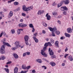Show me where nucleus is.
I'll list each match as a JSON object with an SVG mask.
<instances>
[{
  "mask_svg": "<svg viewBox=\"0 0 73 73\" xmlns=\"http://www.w3.org/2000/svg\"><path fill=\"white\" fill-rule=\"evenodd\" d=\"M19 44V43L17 41H16L15 43V44L16 45H18Z\"/></svg>",
  "mask_w": 73,
  "mask_h": 73,
  "instance_id": "46",
  "label": "nucleus"
},
{
  "mask_svg": "<svg viewBox=\"0 0 73 73\" xmlns=\"http://www.w3.org/2000/svg\"><path fill=\"white\" fill-rule=\"evenodd\" d=\"M32 73H36V71H35V70H33L32 71Z\"/></svg>",
  "mask_w": 73,
  "mask_h": 73,
  "instance_id": "60",
  "label": "nucleus"
},
{
  "mask_svg": "<svg viewBox=\"0 0 73 73\" xmlns=\"http://www.w3.org/2000/svg\"><path fill=\"white\" fill-rule=\"evenodd\" d=\"M64 4L63 1H61L60 3H59L58 5V7L59 8L61 6H62V5Z\"/></svg>",
  "mask_w": 73,
  "mask_h": 73,
  "instance_id": "6",
  "label": "nucleus"
},
{
  "mask_svg": "<svg viewBox=\"0 0 73 73\" xmlns=\"http://www.w3.org/2000/svg\"><path fill=\"white\" fill-rule=\"evenodd\" d=\"M26 55H27L26 52L24 53L23 54V57H25V56H26Z\"/></svg>",
  "mask_w": 73,
  "mask_h": 73,
  "instance_id": "53",
  "label": "nucleus"
},
{
  "mask_svg": "<svg viewBox=\"0 0 73 73\" xmlns=\"http://www.w3.org/2000/svg\"><path fill=\"white\" fill-rule=\"evenodd\" d=\"M14 73H17L18 72V68L15 67L14 69Z\"/></svg>",
  "mask_w": 73,
  "mask_h": 73,
  "instance_id": "10",
  "label": "nucleus"
},
{
  "mask_svg": "<svg viewBox=\"0 0 73 73\" xmlns=\"http://www.w3.org/2000/svg\"><path fill=\"white\" fill-rule=\"evenodd\" d=\"M62 17V16L61 15H59L58 17V19H59L60 18H61Z\"/></svg>",
  "mask_w": 73,
  "mask_h": 73,
  "instance_id": "56",
  "label": "nucleus"
},
{
  "mask_svg": "<svg viewBox=\"0 0 73 73\" xmlns=\"http://www.w3.org/2000/svg\"><path fill=\"white\" fill-rule=\"evenodd\" d=\"M27 25L25 24H23V27H27Z\"/></svg>",
  "mask_w": 73,
  "mask_h": 73,
  "instance_id": "55",
  "label": "nucleus"
},
{
  "mask_svg": "<svg viewBox=\"0 0 73 73\" xmlns=\"http://www.w3.org/2000/svg\"><path fill=\"white\" fill-rule=\"evenodd\" d=\"M42 60H43V61H46V62H49V61L46 60V59H45V58H42Z\"/></svg>",
  "mask_w": 73,
  "mask_h": 73,
  "instance_id": "41",
  "label": "nucleus"
},
{
  "mask_svg": "<svg viewBox=\"0 0 73 73\" xmlns=\"http://www.w3.org/2000/svg\"><path fill=\"white\" fill-rule=\"evenodd\" d=\"M25 43L27 45H29V43H28V40H25Z\"/></svg>",
  "mask_w": 73,
  "mask_h": 73,
  "instance_id": "39",
  "label": "nucleus"
},
{
  "mask_svg": "<svg viewBox=\"0 0 73 73\" xmlns=\"http://www.w3.org/2000/svg\"><path fill=\"white\" fill-rule=\"evenodd\" d=\"M6 41V40L5 39V38H4L2 40H1V42L4 44H5V43H6V42H5Z\"/></svg>",
  "mask_w": 73,
  "mask_h": 73,
  "instance_id": "13",
  "label": "nucleus"
},
{
  "mask_svg": "<svg viewBox=\"0 0 73 73\" xmlns=\"http://www.w3.org/2000/svg\"><path fill=\"white\" fill-rule=\"evenodd\" d=\"M61 9H64V10H68V8H67V7H66V6H64V7H61Z\"/></svg>",
  "mask_w": 73,
  "mask_h": 73,
  "instance_id": "21",
  "label": "nucleus"
},
{
  "mask_svg": "<svg viewBox=\"0 0 73 73\" xmlns=\"http://www.w3.org/2000/svg\"><path fill=\"white\" fill-rule=\"evenodd\" d=\"M15 32V30L13 29L11 30V33H12V34H14Z\"/></svg>",
  "mask_w": 73,
  "mask_h": 73,
  "instance_id": "29",
  "label": "nucleus"
},
{
  "mask_svg": "<svg viewBox=\"0 0 73 73\" xmlns=\"http://www.w3.org/2000/svg\"><path fill=\"white\" fill-rule=\"evenodd\" d=\"M44 46L45 47L47 48V47L48 46V43H46L44 44Z\"/></svg>",
  "mask_w": 73,
  "mask_h": 73,
  "instance_id": "35",
  "label": "nucleus"
},
{
  "mask_svg": "<svg viewBox=\"0 0 73 73\" xmlns=\"http://www.w3.org/2000/svg\"><path fill=\"white\" fill-rule=\"evenodd\" d=\"M5 45H6L7 46H8V47H11V46L8 43L6 42L5 43Z\"/></svg>",
  "mask_w": 73,
  "mask_h": 73,
  "instance_id": "25",
  "label": "nucleus"
},
{
  "mask_svg": "<svg viewBox=\"0 0 73 73\" xmlns=\"http://www.w3.org/2000/svg\"><path fill=\"white\" fill-rule=\"evenodd\" d=\"M13 16V12L12 11H11L8 15V17L9 18Z\"/></svg>",
  "mask_w": 73,
  "mask_h": 73,
  "instance_id": "4",
  "label": "nucleus"
},
{
  "mask_svg": "<svg viewBox=\"0 0 73 73\" xmlns=\"http://www.w3.org/2000/svg\"><path fill=\"white\" fill-rule=\"evenodd\" d=\"M46 47L44 46L43 47V51H45L46 50Z\"/></svg>",
  "mask_w": 73,
  "mask_h": 73,
  "instance_id": "44",
  "label": "nucleus"
},
{
  "mask_svg": "<svg viewBox=\"0 0 73 73\" xmlns=\"http://www.w3.org/2000/svg\"><path fill=\"white\" fill-rule=\"evenodd\" d=\"M26 55H29L30 54V53L29 52H26Z\"/></svg>",
  "mask_w": 73,
  "mask_h": 73,
  "instance_id": "45",
  "label": "nucleus"
},
{
  "mask_svg": "<svg viewBox=\"0 0 73 73\" xmlns=\"http://www.w3.org/2000/svg\"><path fill=\"white\" fill-rule=\"evenodd\" d=\"M50 42L51 43H52V44H53L54 43V40L52 39L51 38L50 39Z\"/></svg>",
  "mask_w": 73,
  "mask_h": 73,
  "instance_id": "30",
  "label": "nucleus"
},
{
  "mask_svg": "<svg viewBox=\"0 0 73 73\" xmlns=\"http://www.w3.org/2000/svg\"><path fill=\"white\" fill-rule=\"evenodd\" d=\"M21 31H20V29H18L17 30V34L18 35H19Z\"/></svg>",
  "mask_w": 73,
  "mask_h": 73,
  "instance_id": "37",
  "label": "nucleus"
},
{
  "mask_svg": "<svg viewBox=\"0 0 73 73\" xmlns=\"http://www.w3.org/2000/svg\"><path fill=\"white\" fill-rule=\"evenodd\" d=\"M51 19V17L50 15H48L47 16V20H50Z\"/></svg>",
  "mask_w": 73,
  "mask_h": 73,
  "instance_id": "23",
  "label": "nucleus"
},
{
  "mask_svg": "<svg viewBox=\"0 0 73 73\" xmlns=\"http://www.w3.org/2000/svg\"><path fill=\"white\" fill-rule=\"evenodd\" d=\"M5 70L6 71V72L7 73H9V69L8 68H5Z\"/></svg>",
  "mask_w": 73,
  "mask_h": 73,
  "instance_id": "27",
  "label": "nucleus"
},
{
  "mask_svg": "<svg viewBox=\"0 0 73 73\" xmlns=\"http://www.w3.org/2000/svg\"><path fill=\"white\" fill-rule=\"evenodd\" d=\"M48 45H49V46H52V44L50 43V42H48Z\"/></svg>",
  "mask_w": 73,
  "mask_h": 73,
  "instance_id": "48",
  "label": "nucleus"
},
{
  "mask_svg": "<svg viewBox=\"0 0 73 73\" xmlns=\"http://www.w3.org/2000/svg\"><path fill=\"white\" fill-rule=\"evenodd\" d=\"M65 38V37L64 36H62L60 37V39L61 40H63Z\"/></svg>",
  "mask_w": 73,
  "mask_h": 73,
  "instance_id": "58",
  "label": "nucleus"
},
{
  "mask_svg": "<svg viewBox=\"0 0 73 73\" xmlns=\"http://www.w3.org/2000/svg\"><path fill=\"white\" fill-rule=\"evenodd\" d=\"M67 31L68 33H72V29L70 28H68Z\"/></svg>",
  "mask_w": 73,
  "mask_h": 73,
  "instance_id": "18",
  "label": "nucleus"
},
{
  "mask_svg": "<svg viewBox=\"0 0 73 73\" xmlns=\"http://www.w3.org/2000/svg\"><path fill=\"white\" fill-rule=\"evenodd\" d=\"M5 56H2V60H4V59H5Z\"/></svg>",
  "mask_w": 73,
  "mask_h": 73,
  "instance_id": "62",
  "label": "nucleus"
},
{
  "mask_svg": "<svg viewBox=\"0 0 73 73\" xmlns=\"http://www.w3.org/2000/svg\"><path fill=\"white\" fill-rule=\"evenodd\" d=\"M65 64L64 63H62V66H65Z\"/></svg>",
  "mask_w": 73,
  "mask_h": 73,
  "instance_id": "64",
  "label": "nucleus"
},
{
  "mask_svg": "<svg viewBox=\"0 0 73 73\" xmlns=\"http://www.w3.org/2000/svg\"><path fill=\"white\" fill-rule=\"evenodd\" d=\"M63 14L64 15H66V12H65V11H64L63 12Z\"/></svg>",
  "mask_w": 73,
  "mask_h": 73,
  "instance_id": "52",
  "label": "nucleus"
},
{
  "mask_svg": "<svg viewBox=\"0 0 73 73\" xmlns=\"http://www.w3.org/2000/svg\"><path fill=\"white\" fill-rule=\"evenodd\" d=\"M44 52H45V51H43V50H41V54L45 57H47V55L45 54V53Z\"/></svg>",
  "mask_w": 73,
  "mask_h": 73,
  "instance_id": "1",
  "label": "nucleus"
},
{
  "mask_svg": "<svg viewBox=\"0 0 73 73\" xmlns=\"http://www.w3.org/2000/svg\"><path fill=\"white\" fill-rule=\"evenodd\" d=\"M50 65H51L52 66H54L56 65V63H55L53 62H50Z\"/></svg>",
  "mask_w": 73,
  "mask_h": 73,
  "instance_id": "11",
  "label": "nucleus"
},
{
  "mask_svg": "<svg viewBox=\"0 0 73 73\" xmlns=\"http://www.w3.org/2000/svg\"><path fill=\"white\" fill-rule=\"evenodd\" d=\"M57 22L58 23V24H61V21H58Z\"/></svg>",
  "mask_w": 73,
  "mask_h": 73,
  "instance_id": "63",
  "label": "nucleus"
},
{
  "mask_svg": "<svg viewBox=\"0 0 73 73\" xmlns=\"http://www.w3.org/2000/svg\"><path fill=\"white\" fill-rule=\"evenodd\" d=\"M56 33L57 35H60V32L58 31H57L56 32Z\"/></svg>",
  "mask_w": 73,
  "mask_h": 73,
  "instance_id": "40",
  "label": "nucleus"
},
{
  "mask_svg": "<svg viewBox=\"0 0 73 73\" xmlns=\"http://www.w3.org/2000/svg\"><path fill=\"white\" fill-rule=\"evenodd\" d=\"M33 39L35 40V42L37 43L38 42V40L35 37H33Z\"/></svg>",
  "mask_w": 73,
  "mask_h": 73,
  "instance_id": "17",
  "label": "nucleus"
},
{
  "mask_svg": "<svg viewBox=\"0 0 73 73\" xmlns=\"http://www.w3.org/2000/svg\"><path fill=\"white\" fill-rule=\"evenodd\" d=\"M12 50H15V49H16V47H13L12 49Z\"/></svg>",
  "mask_w": 73,
  "mask_h": 73,
  "instance_id": "57",
  "label": "nucleus"
},
{
  "mask_svg": "<svg viewBox=\"0 0 73 73\" xmlns=\"http://www.w3.org/2000/svg\"><path fill=\"white\" fill-rule=\"evenodd\" d=\"M31 68V66H29L27 67L26 69L27 70H28V69H29V68Z\"/></svg>",
  "mask_w": 73,
  "mask_h": 73,
  "instance_id": "43",
  "label": "nucleus"
},
{
  "mask_svg": "<svg viewBox=\"0 0 73 73\" xmlns=\"http://www.w3.org/2000/svg\"><path fill=\"white\" fill-rule=\"evenodd\" d=\"M58 41H56L55 42V45L56 48H59V45H58Z\"/></svg>",
  "mask_w": 73,
  "mask_h": 73,
  "instance_id": "7",
  "label": "nucleus"
},
{
  "mask_svg": "<svg viewBox=\"0 0 73 73\" xmlns=\"http://www.w3.org/2000/svg\"><path fill=\"white\" fill-rule=\"evenodd\" d=\"M20 46H21L19 44L15 46V47L17 48H19V47H20Z\"/></svg>",
  "mask_w": 73,
  "mask_h": 73,
  "instance_id": "38",
  "label": "nucleus"
},
{
  "mask_svg": "<svg viewBox=\"0 0 73 73\" xmlns=\"http://www.w3.org/2000/svg\"><path fill=\"white\" fill-rule=\"evenodd\" d=\"M22 16L24 17H25V16H26V14H25L24 13H22Z\"/></svg>",
  "mask_w": 73,
  "mask_h": 73,
  "instance_id": "49",
  "label": "nucleus"
},
{
  "mask_svg": "<svg viewBox=\"0 0 73 73\" xmlns=\"http://www.w3.org/2000/svg\"><path fill=\"white\" fill-rule=\"evenodd\" d=\"M14 4L15 5H19V2H14Z\"/></svg>",
  "mask_w": 73,
  "mask_h": 73,
  "instance_id": "34",
  "label": "nucleus"
},
{
  "mask_svg": "<svg viewBox=\"0 0 73 73\" xmlns=\"http://www.w3.org/2000/svg\"><path fill=\"white\" fill-rule=\"evenodd\" d=\"M5 50V46H4V45H3L2 46L1 48V50Z\"/></svg>",
  "mask_w": 73,
  "mask_h": 73,
  "instance_id": "20",
  "label": "nucleus"
},
{
  "mask_svg": "<svg viewBox=\"0 0 73 73\" xmlns=\"http://www.w3.org/2000/svg\"><path fill=\"white\" fill-rule=\"evenodd\" d=\"M48 29H50V31H57V29L55 28H52L51 27H48Z\"/></svg>",
  "mask_w": 73,
  "mask_h": 73,
  "instance_id": "3",
  "label": "nucleus"
},
{
  "mask_svg": "<svg viewBox=\"0 0 73 73\" xmlns=\"http://www.w3.org/2000/svg\"><path fill=\"white\" fill-rule=\"evenodd\" d=\"M43 26H44V27H47V24L46 23H44L43 24Z\"/></svg>",
  "mask_w": 73,
  "mask_h": 73,
  "instance_id": "42",
  "label": "nucleus"
},
{
  "mask_svg": "<svg viewBox=\"0 0 73 73\" xmlns=\"http://www.w3.org/2000/svg\"><path fill=\"white\" fill-rule=\"evenodd\" d=\"M68 58L70 61H72L73 60V57L71 56H69Z\"/></svg>",
  "mask_w": 73,
  "mask_h": 73,
  "instance_id": "15",
  "label": "nucleus"
},
{
  "mask_svg": "<svg viewBox=\"0 0 73 73\" xmlns=\"http://www.w3.org/2000/svg\"><path fill=\"white\" fill-rule=\"evenodd\" d=\"M44 12V11L42 10H39L38 12L37 15H41V14H42Z\"/></svg>",
  "mask_w": 73,
  "mask_h": 73,
  "instance_id": "2",
  "label": "nucleus"
},
{
  "mask_svg": "<svg viewBox=\"0 0 73 73\" xmlns=\"http://www.w3.org/2000/svg\"><path fill=\"white\" fill-rule=\"evenodd\" d=\"M22 68L23 69H27V67L26 66V65H23L22 66Z\"/></svg>",
  "mask_w": 73,
  "mask_h": 73,
  "instance_id": "28",
  "label": "nucleus"
},
{
  "mask_svg": "<svg viewBox=\"0 0 73 73\" xmlns=\"http://www.w3.org/2000/svg\"><path fill=\"white\" fill-rule=\"evenodd\" d=\"M49 54L50 56H53L54 54V52H53V50H51L49 52Z\"/></svg>",
  "mask_w": 73,
  "mask_h": 73,
  "instance_id": "19",
  "label": "nucleus"
},
{
  "mask_svg": "<svg viewBox=\"0 0 73 73\" xmlns=\"http://www.w3.org/2000/svg\"><path fill=\"white\" fill-rule=\"evenodd\" d=\"M23 11H26L27 12V11H28V9H27V8L26 7V6L25 5L23 6Z\"/></svg>",
  "mask_w": 73,
  "mask_h": 73,
  "instance_id": "5",
  "label": "nucleus"
},
{
  "mask_svg": "<svg viewBox=\"0 0 73 73\" xmlns=\"http://www.w3.org/2000/svg\"><path fill=\"white\" fill-rule=\"evenodd\" d=\"M36 62H39V63H42V60H41L40 59H37L36 60Z\"/></svg>",
  "mask_w": 73,
  "mask_h": 73,
  "instance_id": "16",
  "label": "nucleus"
},
{
  "mask_svg": "<svg viewBox=\"0 0 73 73\" xmlns=\"http://www.w3.org/2000/svg\"><path fill=\"white\" fill-rule=\"evenodd\" d=\"M11 63H12V61H10L7 62V64H11Z\"/></svg>",
  "mask_w": 73,
  "mask_h": 73,
  "instance_id": "50",
  "label": "nucleus"
},
{
  "mask_svg": "<svg viewBox=\"0 0 73 73\" xmlns=\"http://www.w3.org/2000/svg\"><path fill=\"white\" fill-rule=\"evenodd\" d=\"M29 27H30V28H32L34 27L33 25V24H30L29 25Z\"/></svg>",
  "mask_w": 73,
  "mask_h": 73,
  "instance_id": "31",
  "label": "nucleus"
},
{
  "mask_svg": "<svg viewBox=\"0 0 73 73\" xmlns=\"http://www.w3.org/2000/svg\"><path fill=\"white\" fill-rule=\"evenodd\" d=\"M52 58H56V56H55V55H54L52 56H51V57Z\"/></svg>",
  "mask_w": 73,
  "mask_h": 73,
  "instance_id": "51",
  "label": "nucleus"
},
{
  "mask_svg": "<svg viewBox=\"0 0 73 73\" xmlns=\"http://www.w3.org/2000/svg\"><path fill=\"white\" fill-rule=\"evenodd\" d=\"M45 33H46V31H45V30H43L42 31V33L43 34H45Z\"/></svg>",
  "mask_w": 73,
  "mask_h": 73,
  "instance_id": "54",
  "label": "nucleus"
},
{
  "mask_svg": "<svg viewBox=\"0 0 73 73\" xmlns=\"http://www.w3.org/2000/svg\"><path fill=\"white\" fill-rule=\"evenodd\" d=\"M65 35L66 37H69L70 35L69 34L67 33H65Z\"/></svg>",
  "mask_w": 73,
  "mask_h": 73,
  "instance_id": "26",
  "label": "nucleus"
},
{
  "mask_svg": "<svg viewBox=\"0 0 73 73\" xmlns=\"http://www.w3.org/2000/svg\"><path fill=\"white\" fill-rule=\"evenodd\" d=\"M52 15L54 16H57V13L56 12H53L52 13Z\"/></svg>",
  "mask_w": 73,
  "mask_h": 73,
  "instance_id": "24",
  "label": "nucleus"
},
{
  "mask_svg": "<svg viewBox=\"0 0 73 73\" xmlns=\"http://www.w3.org/2000/svg\"><path fill=\"white\" fill-rule=\"evenodd\" d=\"M55 31H52V36H53V37H55V36H56V35H55V33L54 32Z\"/></svg>",
  "mask_w": 73,
  "mask_h": 73,
  "instance_id": "22",
  "label": "nucleus"
},
{
  "mask_svg": "<svg viewBox=\"0 0 73 73\" xmlns=\"http://www.w3.org/2000/svg\"><path fill=\"white\" fill-rule=\"evenodd\" d=\"M27 11H29L30 10H31V9H33V7L30 6V7H28L27 8Z\"/></svg>",
  "mask_w": 73,
  "mask_h": 73,
  "instance_id": "14",
  "label": "nucleus"
},
{
  "mask_svg": "<svg viewBox=\"0 0 73 73\" xmlns=\"http://www.w3.org/2000/svg\"><path fill=\"white\" fill-rule=\"evenodd\" d=\"M28 72V70H27V71H22L21 72V73H26L27 72Z\"/></svg>",
  "mask_w": 73,
  "mask_h": 73,
  "instance_id": "33",
  "label": "nucleus"
},
{
  "mask_svg": "<svg viewBox=\"0 0 73 73\" xmlns=\"http://www.w3.org/2000/svg\"><path fill=\"white\" fill-rule=\"evenodd\" d=\"M69 55L68 54H66L65 55H64V57L65 58H66L67 56H68Z\"/></svg>",
  "mask_w": 73,
  "mask_h": 73,
  "instance_id": "59",
  "label": "nucleus"
},
{
  "mask_svg": "<svg viewBox=\"0 0 73 73\" xmlns=\"http://www.w3.org/2000/svg\"><path fill=\"white\" fill-rule=\"evenodd\" d=\"M23 23H21L19 24V26L20 27H23Z\"/></svg>",
  "mask_w": 73,
  "mask_h": 73,
  "instance_id": "36",
  "label": "nucleus"
},
{
  "mask_svg": "<svg viewBox=\"0 0 73 73\" xmlns=\"http://www.w3.org/2000/svg\"><path fill=\"white\" fill-rule=\"evenodd\" d=\"M33 30H32V32H34L35 31V28H34V27L33 28Z\"/></svg>",
  "mask_w": 73,
  "mask_h": 73,
  "instance_id": "61",
  "label": "nucleus"
},
{
  "mask_svg": "<svg viewBox=\"0 0 73 73\" xmlns=\"http://www.w3.org/2000/svg\"><path fill=\"white\" fill-rule=\"evenodd\" d=\"M29 37L27 35H26L25 36L24 39L25 41H28Z\"/></svg>",
  "mask_w": 73,
  "mask_h": 73,
  "instance_id": "12",
  "label": "nucleus"
},
{
  "mask_svg": "<svg viewBox=\"0 0 73 73\" xmlns=\"http://www.w3.org/2000/svg\"><path fill=\"white\" fill-rule=\"evenodd\" d=\"M13 56L15 58L17 59L18 58H19V56L16 53H14L13 54Z\"/></svg>",
  "mask_w": 73,
  "mask_h": 73,
  "instance_id": "9",
  "label": "nucleus"
},
{
  "mask_svg": "<svg viewBox=\"0 0 73 73\" xmlns=\"http://www.w3.org/2000/svg\"><path fill=\"white\" fill-rule=\"evenodd\" d=\"M0 51L1 54H4V53H5V51L4 50H0Z\"/></svg>",
  "mask_w": 73,
  "mask_h": 73,
  "instance_id": "32",
  "label": "nucleus"
},
{
  "mask_svg": "<svg viewBox=\"0 0 73 73\" xmlns=\"http://www.w3.org/2000/svg\"><path fill=\"white\" fill-rule=\"evenodd\" d=\"M63 1V3H64L65 4H68L69 3V1L68 0H66L65 1Z\"/></svg>",
  "mask_w": 73,
  "mask_h": 73,
  "instance_id": "8",
  "label": "nucleus"
},
{
  "mask_svg": "<svg viewBox=\"0 0 73 73\" xmlns=\"http://www.w3.org/2000/svg\"><path fill=\"white\" fill-rule=\"evenodd\" d=\"M42 68H44V69H46L47 68L46 67V66H42Z\"/></svg>",
  "mask_w": 73,
  "mask_h": 73,
  "instance_id": "47",
  "label": "nucleus"
}]
</instances>
